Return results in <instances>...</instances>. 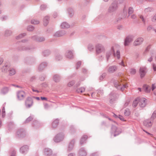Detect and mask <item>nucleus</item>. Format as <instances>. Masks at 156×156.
Returning <instances> with one entry per match:
<instances>
[{"label": "nucleus", "instance_id": "nucleus-33", "mask_svg": "<svg viewBox=\"0 0 156 156\" xmlns=\"http://www.w3.org/2000/svg\"><path fill=\"white\" fill-rule=\"evenodd\" d=\"M27 29L28 30H30V31H31V30H33V28L32 27H29L28 28H27Z\"/></svg>", "mask_w": 156, "mask_h": 156}, {"label": "nucleus", "instance_id": "nucleus-50", "mask_svg": "<svg viewBox=\"0 0 156 156\" xmlns=\"http://www.w3.org/2000/svg\"><path fill=\"white\" fill-rule=\"evenodd\" d=\"M85 140V139H83V138H82V139H81V142L83 140Z\"/></svg>", "mask_w": 156, "mask_h": 156}, {"label": "nucleus", "instance_id": "nucleus-19", "mask_svg": "<svg viewBox=\"0 0 156 156\" xmlns=\"http://www.w3.org/2000/svg\"><path fill=\"white\" fill-rule=\"evenodd\" d=\"M49 17L48 16H46L44 19V22L45 23V24H44L45 25H46L48 23V20L49 19Z\"/></svg>", "mask_w": 156, "mask_h": 156}, {"label": "nucleus", "instance_id": "nucleus-39", "mask_svg": "<svg viewBox=\"0 0 156 156\" xmlns=\"http://www.w3.org/2000/svg\"><path fill=\"white\" fill-rule=\"evenodd\" d=\"M3 62V59L2 58H0V65Z\"/></svg>", "mask_w": 156, "mask_h": 156}, {"label": "nucleus", "instance_id": "nucleus-24", "mask_svg": "<svg viewBox=\"0 0 156 156\" xmlns=\"http://www.w3.org/2000/svg\"><path fill=\"white\" fill-rule=\"evenodd\" d=\"M80 154L81 156H85L86 155V153L85 152L81 151L80 153Z\"/></svg>", "mask_w": 156, "mask_h": 156}, {"label": "nucleus", "instance_id": "nucleus-18", "mask_svg": "<svg viewBox=\"0 0 156 156\" xmlns=\"http://www.w3.org/2000/svg\"><path fill=\"white\" fill-rule=\"evenodd\" d=\"M130 72L131 74L133 75L136 73V70L135 69H131L130 70Z\"/></svg>", "mask_w": 156, "mask_h": 156}, {"label": "nucleus", "instance_id": "nucleus-3", "mask_svg": "<svg viewBox=\"0 0 156 156\" xmlns=\"http://www.w3.org/2000/svg\"><path fill=\"white\" fill-rule=\"evenodd\" d=\"M146 70L147 69L145 67L142 66L140 68L139 72L141 77H143L145 76Z\"/></svg>", "mask_w": 156, "mask_h": 156}, {"label": "nucleus", "instance_id": "nucleus-4", "mask_svg": "<svg viewBox=\"0 0 156 156\" xmlns=\"http://www.w3.org/2000/svg\"><path fill=\"white\" fill-rule=\"evenodd\" d=\"M144 40L142 38L139 37L136 39L133 43L135 46L141 44L143 41Z\"/></svg>", "mask_w": 156, "mask_h": 156}, {"label": "nucleus", "instance_id": "nucleus-26", "mask_svg": "<svg viewBox=\"0 0 156 156\" xmlns=\"http://www.w3.org/2000/svg\"><path fill=\"white\" fill-rule=\"evenodd\" d=\"M116 56L117 57V58L118 59L119 58H120V52H119V51H116Z\"/></svg>", "mask_w": 156, "mask_h": 156}, {"label": "nucleus", "instance_id": "nucleus-35", "mask_svg": "<svg viewBox=\"0 0 156 156\" xmlns=\"http://www.w3.org/2000/svg\"><path fill=\"white\" fill-rule=\"evenodd\" d=\"M121 65L123 66H126L124 64V63H123V62L122 61V62H121V63L120 64Z\"/></svg>", "mask_w": 156, "mask_h": 156}, {"label": "nucleus", "instance_id": "nucleus-43", "mask_svg": "<svg viewBox=\"0 0 156 156\" xmlns=\"http://www.w3.org/2000/svg\"><path fill=\"white\" fill-rule=\"evenodd\" d=\"M113 116L116 118H117V117L118 118V117L117 115H115V114H114Z\"/></svg>", "mask_w": 156, "mask_h": 156}, {"label": "nucleus", "instance_id": "nucleus-51", "mask_svg": "<svg viewBox=\"0 0 156 156\" xmlns=\"http://www.w3.org/2000/svg\"><path fill=\"white\" fill-rule=\"evenodd\" d=\"M120 89H121L122 90H123V89L122 88V87H121V88H120Z\"/></svg>", "mask_w": 156, "mask_h": 156}, {"label": "nucleus", "instance_id": "nucleus-46", "mask_svg": "<svg viewBox=\"0 0 156 156\" xmlns=\"http://www.w3.org/2000/svg\"><path fill=\"white\" fill-rule=\"evenodd\" d=\"M144 131H145V132L146 133H147L148 134L150 135H152L151 134H150V133H148V132H147V131H144Z\"/></svg>", "mask_w": 156, "mask_h": 156}, {"label": "nucleus", "instance_id": "nucleus-61", "mask_svg": "<svg viewBox=\"0 0 156 156\" xmlns=\"http://www.w3.org/2000/svg\"><path fill=\"white\" fill-rule=\"evenodd\" d=\"M113 51L114 52V48H113Z\"/></svg>", "mask_w": 156, "mask_h": 156}, {"label": "nucleus", "instance_id": "nucleus-15", "mask_svg": "<svg viewBox=\"0 0 156 156\" xmlns=\"http://www.w3.org/2000/svg\"><path fill=\"white\" fill-rule=\"evenodd\" d=\"M122 85H123V83L121 82L120 83L119 81H117L115 83V87L118 88H119L118 87H119Z\"/></svg>", "mask_w": 156, "mask_h": 156}, {"label": "nucleus", "instance_id": "nucleus-44", "mask_svg": "<svg viewBox=\"0 0 156 156\" xmlns=\"http://www.w3.org/2000/svg\"><path fill=\"white\" fill-rule=\"evenodd\" d=\"M45 108H48V104H46L45 105Z\"/></svg>", "mask_w": 156, "mask_h": 156}, {"label": "nucleus", "instance_id": "nucleus-42", "mask_svg": "<svg viewBox=\"0 0 156 156\" xmlns=\"http://www.w3.org/2000/svg\"><path fill=\"white\" fill-rule=\"evenodd\" d=\"M136 17L134 15H133L131 16V18H135Z\"/></svg>", "mask_w": 156, "mask_h": 156}, {"label": "nucleus", "instance_id": "nucleus-37", "mask_svg": "<svg viewBox=\"0 0 156 156\" xmlns=\"http://www.w3.org/2000/svg\"><path fill=\"white\" fill-rule=\"evenodd\" d=\"M140 18L142 20V21L144 22V18H143V16H140Z\"/></svg>", "mask_w": 156, "mask_h": 156}, {"label": "nucleus", "instance_id": "nucleus-17", "mask_svg": "<svg viewBox=\"0 0 156 156\" xmlns=\"http://www.w3.org/2000/svg\"><path fill=\"white\" fill-rule=\"evenodd\" d=\"M124 115L125 116H129L130 114V112L129 110L126 109L125 110L124 113Z\"/></svg>", "mask_w": 156, "mask_h": 156}, {"label": "nucleus", "instance_id": "nucleus-8", "mask_svg": "<svg viewBox=\"0 0 156 156\" xmlns=\"http://www.w3.org/2000/svg\"><path fill=\"white\" fill-rule=\"evenodd\" d=\"M117 5L116 3L113 4L110 6L109 9V11L110 12H112L115 11L117 9Z\"/></svg>", "mask_w": 156, "mask_h": 156}, {"label": "nucleus", "instance_id": "nucleus-36", "mask_svg": "<svg viewBox=\"0 0 156 156\" xmlns=\"http://www.w3.org/2000/svg\"><path fill=\"white\" fill-rule=\"evenodd\" d=\"M2 115L4 114V113L5 112V109L4 108H3L2 109Z\"/></svg>", "mask_w": 156, "mask_h": 156}, {"label": "nucleus", "instance_id": "nucleus-52", "mask_svg": "<svg viewBox=\"0 0 156 156\" xmlns=\"http://www.w3.org/2000/svg\"><path fill=\"white\" fill-rule=\"evenodd\" d=\"M138 89L140 91H141V89L140 88H138Z\"/></svg>", "mask_w": 156, "mask_h": 156}, {"label": "nucleus", "instance_id": "nucleus-11", "mask_svg": "<svg viewBox=\"0 0 156 156\" xmlns=\"http://www.w3.org/2000/svg\"><path fill=\"white\" fill-rule=\"evenodd\" d=\"M85 88L84 87H81L77 89L76 91L78 93H82L85 91Z\"/></svg>", "mask_w": 156, "mask_h": 156}, {"label": "nucleus", "instance_id": "nucleus-28", "mask_svg": "<svg viewBox=\"0 0 156 156\" xmlns=\"http://www.w3.org/2000/svg\"><path fill=\"white\" fill-rule=\"evenodd\" d=\"M133 12V9L132 8H129V13L131 14Z\"/></svg>", "mask_w": 156, "mask_h": 156}, {"label": "nucleus", "instance_id": "nucleus-47", "mask_svg": "<svg viewBox=\"0 0 156 156\" xmlns=\"http://www.w3.org/2000/svg\"><path fill=\"white\" fill-rule=\"evenodd\" d=\"M55 77H57V75H55L54 76V79L55 80V81H57V80L55 79Z\"/></svg>", "mask_w": 156, "mask_h": 156}, {"label": "nucleus", "instance_id": "nucleus-34", "mask_svg": "<svg viewBox=\"0 0 156 156\" xmlns=\"http://www.w3.org/2000/svg\"><path fill=\"white\" fill-rule=\"evenodd\" d=\"M153 59V58L152 57V56H151V57H150L148 59V61H149V62H151L152 61Z\"/></svg>", "mask_w": 156, "mask_h": 156}, {"label": "nucleus", "instance_id": "nucleus-54", "mask_svg": "<svg viewBox=\"0 0 156 156\" xmlns=\"http://www.w3.org/2000/svg\"><path fill=\"white\" fill-rule=\"evenodd\" d=\"M71 146V147H72L73 146V145H71V144H70V145H69V146Z\"/></svg>", "mask_w": 156, "mask_h": 156}, {"label": "nucleus", "instance_id": "nucleus-57", "mask_svg": "<svg viewBox=\"0 0 156 156\" xmlns=\"http://www.w3.org/2000/svg\"><path fill=\"white\" fill-rule=\"evenodd\" d=\"M105 1V2H107V1H108V0H104Z\"/></svg>", "mask_w": 156, "mask_h": 156}, {"label": "nucleus", "instance_id": "nucleus-29", "mask_svg": "<svg viewBox=\"0 0 156 156\" xmlns=\"http://www.w3.org/2000/svg\"><path fill=\"white\" fill-rule=\"evenodd\" d=\"M156 88V86L155 84H153L152 86V90H154V89Z\"/></svg>", "mask_w": 156, "mask_h": 156}, {"label": "nucleus", "instance_id": "nucleus-14", "mask_svg": "<svg viewBox=\"0 0 156 156\" xmlns=\"http://www.w3.org/2000/svg\"><path fill=\"white\" fill-rule=\"evenodd\" d=\"M61 27L62 28H67L69 27V25L66 23H63L61 25Z\"/></svg>", "mask_w": 156, "mask_h": 156}, {"label": "nucleus", "instance_id": "nucleus-53", "mask_svg": "<svg viewBox=\"0 0 156 156\" xmlns=\"http://www.w3.org/2000/svg\"><path fill=\"white\" fill-rule=\"evenodd\" d=\"M123 87H125V88L126 87V85H123Z\"/></svg>", "mask_w": 156, "mask_h": 156}, {"label": "nucleus", "instance_id": "nucleus-21", "mask_svg": "<svg viewBox=\"0 0 156 156\" xmlns=\"http://www.w3.org/2000/svg\"><path fill=\"white\" fill-rule=\"evenodd\" d=\"M31 23L34 24H38L39 23V22L37 20H33L31 21Z\"/></svg>", "mask_w": 156, "mask_h": 156}, {"label": "nucleus", "instance_id": "nucleus-16", "mask_svg": "<svg viewBox=\"0 0 156 156\" xmlns=\"http://www.w3.org/2000/svg\"><path fill=\"white\" fill-rule=\"evenodd\" d=\"M58 120H55L52 123V125L53 127H56L58 124Z\"/></svg>", "mask_w": 156, "mask_h": 156}, {"label": "nucleus", "instance_id": "nucleus-38", "mask_svg": "<svg viewBox=\"0 0 156 156\" xmlns=\"http://www.w3.org/2000/svg\"><path fill=\"white\" fill-rule=\"evenodd\" d=\"M32 119V118L30 117L28 118V119L27 120V121H29L31 120Z\"/></svg>", "mask_w": 156, "mask_h": 156}, {"label": "nucleus", "instance_id": "nucleus-32", "mask_svg": "<svg viewBox=\"0 0 156 156\" xmlns=\"http://www.w3.org/2000/svg\"><path fill=\"white\" fill-rule=\"evenodd\" d=\"M129 104V101L126 102L124 104V107H126Z\"/></svg>", "mask_w": 156, "mask_h": 156}, {"label": "nucleus", "instance_id": "nucleus-62", "mask_svg": "<svg viewBox=\"0 0 156 156\" xmlns=\"http://www.w3.org/2000/svg\"><path fill=\"white\" fill-rule=\"evenodd\" d=\"M114 55H115V56H116V55L115 54H114Z\"/></svg>", "mask_w": 156, "mask_h": 156}, {"label": "nucleus", "instance_id": "nucleus-2", "mask_svg": "<svg viewBox=\"0 0 156 156\" xmlns=\"http://www.w3.org/2000/svg\"><path fill=\"white\" fill-rule=\"evenodd\" d=\"M33 104V100L31 98H27L25 101V105L27 108L30 107Z\"/></svg>", "mask_w": 156, "mask_h": 156}, {"label": "nucleus", "instance_id": "nucleus-22", "mask_svg": "<svg viewBox=\"0 0 156 156\" xmlns=\"http://www.w3.org/2000/svg\"><path fill=\"white\" fill-rule=\"evenodd\" d=\"M119 119L122 121H125L126 120H125L124 119L122 116L119 115L118 117Z\"/></svg>", "mask_w": 156, "mask_h": 156}, {"label": "nucleus", "instance_id": "nucleus-7", "mask_svg": "<svg viewBox=\"0 0 156 156\" xmlns=\"http://www.w3.org/2000/svg\"><path fill=\"white\" fill-rule=\"evenodd\" d=\"M104 49L101 45H97L96 47V51L97 53H99L104 51Z\"/></svg>", "mask_w": 156, "mask_h": 156}, {"label": "nucleus", "instance_id": "nucleus-41", "mask_svg": "<svg viewBox=\"0 0 156 156\" xmlns=\"http://www.w3.org/2000/svg\"><path fill=\"white\" fill-rule=\"evenodd\" d=\"M54 140L56 142H59V141L58 140H57V139H56V137L54 139Z\"/></svg>", "mask_w": 156, "mask_h": 156}, {"label": "nucleus", "instance_id": "nucleus-25", "mask_svg": "<svg viewBox=\"0 0 156 156\" xmlns=\"http://www.w3.org/2000/svg\"><path fill=\"white\" fill-rule=\"evenodd\" d=\"M67 56L68 57V58L71 57L72 56V52H69L67 54Z\"/></svg>", "mask_w": 156, "mask_h": 156}, {"label": "nucleus", "instance_id": "nucleus-31", "mask_svg": "<svg viewBox=\"0 0 156 156\" xmlns=\"http://www.w3.org/2000/svg\"><path fill=\"white\" fill-rule=\"evenodd\" d=\"M153 70L154 71H155L156 70V66L155 64H153Z\"/></svg>", "mask_w": 156, "mask_h": 156}, {"label": "nucleus", "instance_id": "nucleus-10", "mask_svg": "<svg viewBox=\"0 0 156 156\" xmlns=\"http://www.w3.org/2000/svg\"><path fill=\"white\" fill-rule=\"evenodd\" d=\"M144 89L146 92H149L151 90V87L148 85H144Z\"/></svg>", "mask_w": 156, "mask_h": 156}, {"label": "nucleus", "instance_id": "nucleus-13", "mask_svg": "<svg viewBox=\"0 0 156 156\" xmlns=\"http://www.w3.org/2000/svg\"><path fill=\"white\" fill-rule=\"evenodd\" d=\"M138 103H139L138 98H137L133 101V107H136Z\"/></svg>", "mask_w": 156, "mask_h": 156}, {"label": "nucleus", "instance_id": "nucleus-23", "mask_svg": "<svg viewBox=\"0 0 156 156\" xmlns=\"http://www.w3.org/2000/svg\"><path fill=\"white\" fill-rule=\"evenodd\" d=\"M74 84V82L73 81H71L69 82L68 84V86L69 87L72 86Z\"/></svg>", "mask_w": 156, "mask_h": 156}, {"label": "nucleus", "instance_id": "nucleus-1", "mask_svg": "<svg viewBox=\"0 0 156 156\" xmlns=\"http://www.w3.org/2000/svg\"><path fill=\"white\" fill-rule=\"evenodd\" d=\"M139 105L141 107H144L146 105V99L144 98H138Z\"/></svg>", "mask_w": 156, "mask_h": 156}, {"label": "nucleus", "instance_id": "nucleus-6", "mask_svg": "<svg viewBox=\"0 0 156 156\" xmlns=\"http://www.w3.org/2000/svg\"><path fill=\"white\" fill-rule=\"evenodd\" d=\"M133 37L132 36L127 37L125 39V45H128L129 44L133 41Z\"/></svg>", "mask_w": 156, "mask_h": 156}, {"label": "nucleus", "instance_id": "nucleus-30", "mask_svg": "<svg viewBox=\"0 0 156 156\" xmlns=\"http://www.w3.org/2000/svg\"><path fill=\"white\" fill-rule=\"evenodd\" d=\"M152 21L154 22L156 21V14L155 15L152 19Z\"/></svg>", "mask_w": 156, "mask_h": 156}, {"label": "nucleus", "instance_id": "nucleus-48", "mask_svg": "<svg viewBox=\"0 0 156 156\" xmlns=\"http://www.w3.org/2000/svg\"><path fill=\"white\" fill-rule=\"evenodd\" d=\"M37 100H39L40 99L39 97H36V98Z\"/></svg>", "mask_w": 156, "mask_h": 156}, {"label": "nucleus", "instance_id": "nucleus-20", "mask_svg": "<svg viewBox=\"0 0 156 156\" xmlns=\"http://www.w3.org/2000/svg\"><path fill=\"white\" fill-rule=\"evenodd\" d=\"M15 71L14 69H12L9 71V74L11 75H13L15 73Z\"/></svg>", "mask_w": 156, "mask_h": 156}, {"label": "nucleus", "instance_id": "nucleus-12", "mask_svg": "<svg viewBox=\"0 0 156 156\" xmlns=\"http://www.w3.org/2000/svg\"><path fill=\"white\" fill-rule=\"evenodd\" d=\"M144 125L147 127L150 126L152 125L151 122L149 121L144 122Z\"/></svg>", "mask_w": 156, "mask_h": 156}, {"label": "nucleus", "instance_id": "nucleus-56", "mask_svg": "<svg viewBox=\"0 0 156 156\" xmlns=\"http://www.w3.org/2000/svg\"><path fill=\"white\" fill-rule=\"evenodd\" d=\"M69 156H73L71 154H69Z\"/></svg>", "mask_w": 156, "mask_h": 156}, {"label": "nucleus", "instance_id": "nucleus-63", "mask_svg": "<svg viewBox=\"0 0 156 156\" xmlns=\"http://www.w3.org/2000/svg\"><path fill=\"white\" fill-rule=\"evenodd\" d=\"M155 140H156V138H155Z\"/></svg>", "mask_w": 156, "mask_h": 156}, {"label": "nucleus", "instance_id": "nucleus-9", "mask_svg": "<svg viewBox=\"0 0 156 156\" xmlns=\"http://www.w3.org/2000/svg\"><path fill=\"white\" fill-rule=\"evenodd\" d=\"M117 69V68L115 66H112L110 67L108 70V71L110 73H112L114 72Z\"/></svg>", "mask_w": 156, "mask_h": 156}, {"label": "nucleus", "instance_id": "nucleus-60", "mask_svg": "<svg viewBox=\"0 0 156 156\" xmlns=\"http://www.w3.org/2000/svg\"><path fill=\"white\" fill-rule=\"evenodd\" d=\"M23 147H22V148H21V149H23Z\"/></svg>", "mask_w": 156, "mask_h": 156}, {"label": "nucleus", "instance_id": "nucleus-5", "mask_svg": "<svg viewBox=\"0 0 156 156\" xmlns=\"http://www.w3.org/2000/svg\"><path fill=\"white\" fill-rule=\"evenodd\" d=\"M26 96L25 93L23 91H19L17 94V97L20 100L23 99Z\"/></svg>", "mask_w": 156, "mask_h": 156}, {"label": "nucleus", "instance_id": "nucleus-59", "mask_svg": "<svg viewBox=\"0 0 156 156\" xmlns=\"http://www.w3.org/2000/svg\"><path fill=\"white\" fill-rule=\"evenodd\" d=\"M111 100H111H111H110V103H111V102H111Z\"/></svg>", "mask_w": 156, "mask_h": 156}, {"label": "nucleus", "instance_id": "nucleus-27", "mask_svg": "<svg viewBox=\"0 0 156 156\" xmlns=\"http://www.w3.org/2000/svg\"><path fill=\"white\" fill-rule=\"evenodd\" d=\"M156 117V111H154L152 115L151 118H154Z\"/></svg>", "mask_w": 156, "mask_h": 156}, {"label": "nucleus", "instance_id": "nucleus-58", "mask_svg": "<svg viewBox=\"0 0 156 156\" xmlns=\"http://www.w3.org/2000/svg\"><path fill=\"white\" fill-rule=\"evenodd\" d=\"M78 64H79V65H80V63L79 62L78 63Z\"/></svg>", "mask_w": 156, "mask_h": 156}, {"label": "nucleus", "instance_id": "nucleus-45", "mask_svg": "<svg viewBox=\"0 0 156 156\" xmlns=\"http://www.w3.org/2000/svg\"><path fill=\"white\" fill-rule=\"evenodd\" d=\"M44 40V38H42L41 40H40L39 41H42Z\"/></svg>", "mask_w": 156, "mask_h": 156}, {"label": "nucleus", "instance_id": "nucleus-49", "mask_svg": "<svg viewBox=\"0 0 156 156\" xmlns=\"http://www.w3.org/2000/svg\"><path fill=\"white\" fill-rule=\"evenodd\" d=\"M150 28H151V27H148V28H147V30H150Z\"/></svg>", "mask_w": 156, "mask_h": 156}, {"label": "nucleus", "instance_id": "nucleus-40", "mask_svg": "<svg viewBox=\"0 0 156 156\" xmlns=\"http://www.w3.org/2000/svg\"><path fill=\"white\" fill-rule=\"evenodd\" d=\"M41 99L42 100H46L47 99L46 98L43 97H41Z\"/></svg>", "mask_w": 156, "mask_h": 156}, {"label": "nucleus", "instance_id": "nucleus-55", "mask_svg": "<svg viewBox=\"0 0 156 156\" xmlns=\"http://www.w3.org/2000/svg\"><path fill=\"white\" fill-rule=\"evenodd\" d=\"M154 94L156 95V92H155V91H154Z\"/></svg>", "mask_w": 156, "mask_h": 156}]
</instances>
